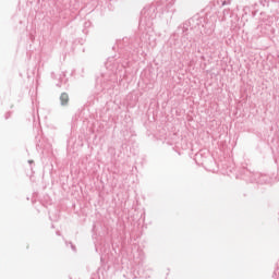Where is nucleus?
<instances>
[{"label": "nucleus", "mask_w": 279, "mask_h": 279, "mask_svg": "<svg viewBox=\"0 0 279 279\" xmlns=\"http://www.w3.org/2000/svg\"><path fill=\"white\" fill-rule=\"evenodd\" d=\"M60 99H61L62 106H66L69 104V94L66 93L61 94Z\"/></svg>", "instance_id": "obj_1"}]
</instances>
